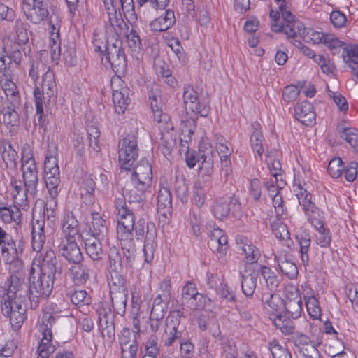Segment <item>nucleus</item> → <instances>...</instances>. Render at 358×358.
<instances>
[{"instance_id": "1", "label": "nucleus", "mask_w": 358, "mask_h": 358, "mask_svg": "<svg viewBox=\"0 0 358 358\" xmlns=\"http://www.w3.org/2000/svg\"><path fill=\"white\" fill-rule=\"evenodd\" d=\"M1 310L10 318L13 330H18L26 318L27 290L24 280L11 275L3 286H0Z\"/></svg>"}, {"instance_id": "2", "label": "nucleus", "mask_w": 358, "mask_h": 358, "mask_svg": "<svg viewBox=\"0 0 358 358\" xmlns=\"http://www.w3.org/2000/svg\"><path fill=\"white\" fill-rule=\"evenodd\" d=\"M56 201L53 199L48 201L43 208H34L32 210L31 245L33 250L41 252L46 241L45 231V219L53 222L55 217Z\"/></svg>"}, {"instance_id": "3", "label": "nucleus", "mask_w": 358, "mask_h": 358, "mask_svg": "<svg viewBox=\"0 0 358 358\" xmlns=\"http://www.w3.org/2000/svg\"><path fill=\"white\" fill-rule=\"evenodd\" d=\"M131 176V183L134 189L129 190V198L134 201H142L145 198V192L150 188L152 180L151 165L146 159H142L138 163L133 165Z\"/></svg>"}, {"instance_id": "4", "label": "nucleus", "mask_w": 358, "mask_h": 358, "mask_svg": "<svg viewBox=\"0 0 358 358\" xmlns=\"http://www.w3.org/2000/svg\"><path fill=\"white\" fill-rule=\"evenodd\" d=\"M55 277L41 272L34 275L31 268L29 277V288L27 291V300L30 301V307L36 310L39 306L40 298H48L51 294Z\"/></svg>"}, {"instance_id": "5", "label": "nucleus", "mask_w": 358, "mask_h": 358, "mask_svg": "<svg viewBox=\"0 0 358 358\" xmlns=\"http://www.w3.org/2000/svg\"><path fill=\"white\" fill-rule=\"evenodd\" d=\"M106 68H110L115 73H124L127 70V60L121 39H107L104 45V57L101 58Z\"/></svg>"}, {"instance_id": "6", "label": "nucleus", "mask_w": 358, "mask_h": 358, "mask_svg": "<svg viewBox=\"0 0 358 358\" xmlns=\"http://www.w3.org/2000/svg\"><path fill=\"white\" fill-rule=\"evenodd\" d=\"M136 237L138 240H141L145 236L143 253L145 262L150 263L154 258V254L157 248L156 242L157 231L155 224L152 222H147L144 219L138 220L134 226Z\"/></svg>"}, {"instance_id": "7", "label": "nucleus", "mask_w": 358, "mask_h": 358, "mask_svg": "<svg viewBox=\"0 0 358 358\" xmlns=\"http://www.w3.org/2000/svg\"><path fill=\"white\" fill-rule=\"evenodd\" d=\"M183 305H179L177 308L169 312L166 320V329L163 335V341L165 346H171L180 340L185 330L181 324V318L185 317Z\"/></svg>"}, {"instance_id": "8", "label": "nucleus", "mask_w": 358, "mask_h": 358, "mask_svg": "<svg viewBox=\"0 0 358 358\" xmlns=\"http://www.w3.org/2000/svg\"><path fill=\"white\" fill-rule=\"evenodd\" d=\"M1 257L6 264H9V270L13 273H19L23 268V262L20 258L24 250V243L18 244L12 238H7L0 245Z\"/></svg>"}, {"instance_id": "9", "label": "nucleus", "mask_w": 358, "mask_h": 358, "mask_svg": "<svg viewBox=\"0 0 358 358\" xmlns=\"http://www.w3.org/2000/svg\"><path fill=\"white\" fill-rule=\"evenodd\" d=\"M115 204L117 211V233L121 237H130L134 230V213L129 208L124 198L116 199Z\"/></svg>"}, {"instance_id": "10", "label": "nucleus", "mask_w": 358, "mask_h": 358, "mask_svg": "<svg viewBox=\"0 0 358 358\" xmlns=\"http://www.w3.org/2000/svg\"><path fill=\"white\" fill-rule=\"evenodd\" d=\"M119 162L122 169L130 171L138 156L137 137L127 134L119 143Z\"/></svg>"}, {"instance_id": "11", "label": "nucleus", "mask_w": 358, "mask_h": 358, "mask_svg": "<svg viewBox=\"0 0 358 358\" xmlns=\"http://www.w3.org/2000/svg\"><path fill=\"white\" fill-rule=\"evenodd\" d=\"M10 36L3 40L4 55L0 57V71L10 69V65L14 64L20 66L24 56H27L25 48L16 43H9Z\"/></svg>"}, {"instance_id": "12", "label": "nucleus", "mask_w": 358, "mask_h": 358, "mask_svg": "<svg viewBox=\"0 0 358 358\" xmlns=\"http://www.w3.org/2000/svg\"><path fill=\"white\" fill-rule=\"evenodd\" d=\"M110 84L115 111L118 114H122L131 102V90L120 76L113 77Z\"/></svg>"}, {"instance_id": "13", "label": "nucleus", "mask_w": 358, "mask_h": 358, "mask_svg": "<svg viewBox=\"0 0 358 358\" xmlns=\"http://www.w3.org/2000/svg\"><path fill=\"white\" fill-rule=\"evenodd\" d=\"M95 263L91 260H83L75 263L69 268V273L73 282L78 285H84L95 274Z\"/></svg>"}, {"instance_id": "14", "label": "nucleus", "mask_w": 358, "mask_h": 358, "mask_svg": "<svg viewBox=\"0 0 358 358\" xmlns=\"http://www.w3.org/2000/svg\"><path fill=\"white\" fill-rule=\"evenodd\" d=\"M183 102L187 112L190 110L203 117H207L209 114L210 106L199 101L197 92L190 85H186L184 87Z\"/></svg>"}, {"instance_id": "15", "label": "nucleus", "mask_w": 358, "mask_h": 358, "mask_svg": "<svg viewBox=\"0 0 358 358\" xmlns=\"http://www.w3.org/2000/svg\"><path fill=\"white\" fill-rule=\"evenodd\" d=\"M103 4L107 15L118 14L122 10L130 23L137 20L134 0H103Z\"/></svg>"}, {"instance_id": "16", "label": "nucleus", "mask_w": 358, "mask_h": 358, "mask_svg": "<svg viewBox=\"0 0 358 358\" xmlns=\"http://www.w3.org/2000/svg\"><path fill=\"white\" fill-rule=\"evenodd\" d=\"M99 316V326L103 337L112 339L115 336L114 315L108 304L101 303L96 310Z\"/></svg>"}, {"instance_id": "17", "label": "nucleus", "mask_w": 358, "mask_h": 358, "mask_svg": "<svg viewBox=\"0 0 358 358\" xmlns=\"http://www.w3.org/2000/svg\"><path fill=\"white\" fill-rule=\"evenodd\" d=\"M0 82L9 104L14 107L21 105V99L15 83L12 80V71H0Z\"/></svg>"}, {"instance_id": "18", "label": "nucleus", "mask_w": 358, "mask_h": 358, "mask_svg": "<svg viewBox=\"0 0 358 358\" xmlns=\"http://www.w3.org/2000/svg\"><path fill=\"white\" fill-rule=\"evenodd\" d=\"M58 248L62 257L69 264H73L83 260V255L76 238H62Z\"/></svg>"}, {"instance_id": "19", "label": "nucleus", "mask_w": 358, "mask_h": 358, "mask_svg": "<svg viewBox=\"0 0 358 358\" xmlns=\"http://www.w3.org/2000/svg\"><path fill=\"white\" fill-rule=\"evenodd\" d=\"M105 31L107 39H120V36L125 34L128 27L124 21L121 12L118 14L108 15V20L105 21Z\"/></svg>"}, {"instance_id": "20", "label": "nucleus", "mask_w": 358, "mask_h": 358, "mask_svg": "<svg viewBox=\"0 0 358 358\" xmlns=\"http://www.w3.org/2000/svg\"><path fill=\"white\" fill-rule=\"evenodd\" d=\"M38 262L41 272L54 277H56L57 273L61 274L62 266L53 250L49 248L41 252L38 256Z\"/></svg>"}, {"instance_id": "21", "label": "nucleus", "mask_w": 358, "mask_h": 358, "mask_svg": "<svg viewBox=\"0 0 358 358\" xmlns=\"http://www.w3.org/2000/svg\"><path fill=\"white\" fill-rule=\"evenodd\" d=\"M52 12L49 19V24L51 27L50 36V44L52 56L55 57L60 55V38H59V29L61 27V21L59 19V16L55 13V7L51 6L50 8Z\"/></svg>"}, {"instance_id": "22", "label": "nucleus", "mask_w": 358, "mask_h": 358, "mask_svg": "<svg viewBox=\"0 0 358 358\" xmlns=\"http://www.w3.org/2000/svg\"><path fill=\"white\" fill-rule=\"evenodd\" d=\"M308 39L314 43H324L331 50H336L337 48H341L343 45V43L335 36L327 33L316 31L312 29H308L307 31L306 41Z\"/></svg>"}, {"instance_id": "23", "label": "nucleus", "mask_w": 358, "mask_h": 358, "mask_svg": "<svg viewBox=\"0 0 358 358\" xmlns=\"http://www.w3.org/2000/svg\"><path fill=\"white\" fill-rule=\"evenodd\" d=\"M296 119L303 125L311 127L315 124L316 115L313 105L308 101L297 103L294 107Z\"/></svg>"}, {"instance_id": "24", "label": "nucleus", "mask_w": 358, "mask_h": 358, "mask_svg": "<svg viewBox=\"0 0 358 358\" xmlns=\"http://www.w3.org/2000/svg\"><path fill=\"white\" fill-rule=\"evenodd\" d=\"M262 302L264 308L268 311L273 313V317L277 314H280L284 312L285 303L284 300L280 296L274 292H264V288H262Z\"/></svg>"}, {"instance_id": "25", "label": "nucleus", "mask_w": 358, "mask_h": 358, "mask_svg": "<svg viewBox=\"0 0 358 358\" xmlns=\"http://www.w3.org/2000/svg\"><path fill=\"white\" fill-rule=\"evenodd\" d=\"M63 238H78L80 236L79 222L72 212H67L62 220Z\"/></svg>"}, {"instance_id": "26", "label": "nucleus", "mask_w": 358, "mask_h": 358, "mask_svg": "<svg viewBox=\"0 0 358 358\" xmlns=\"http://www.w3.org/2000/svg\"><path fill=\"white\" fill-rule=\"evenodd\" d=\"M57 92L54 73L52 71H47L43 76L41 90L40 89L41 102L43 103V100L45 99H48V102H55Z\"/></svg>"}, {"instance_id": "27", "label": "nucleus", "mask_w": 358, "mask_h": 358, "mask_svg": "<svg viewBox=\"0 0 358 358\" xmlns=\"http://www.w3.org/2000/svg\"><path fill=\"white\" fill-rule=\"evenodd\" d=\"M208 234L210 237L208 245L210 249L215 250L221 256L224 255L227 251L228 243L227 236L224 234V231L219 227L213 228L209 231Z\"/></svg>"}, {"instance_id": "28", "label": "nucleus", "mask_w": 358, "mask_h": 358, "mask_svg": "<svg viewBox=\"0 0 358 358\" xmlns=\"http://www.w3.org/2000/svg\"><path fill=\"white\" fill-rule=\"evenodd\" d=\"M0 154L6 169L10 170L17 169V152L8 140L0 141Z\"/></svg>"}, {"instance_id": "29", "label": "nucleus", "mask_w": 358, "mask_h": 358, "mask_svg": "<svg viewBox=\"0 0 358 358\" xmlns=\"http://www.w3.org/2000/svg\"><path fill=\"white\" fill-rule=\"evenodd\" d=\"M26 15L31 22L37 24L47 18L49 20L51 14L44 0H33V7Z\"/></svg>"}, {"instance_id": "30", "label": "nucleus", "mask_w": 358, "mask_h": 358, "mask_svg": "<svg viewBox=\"0 0 358 358\" xmlns=\"http://www.w3.org/2000/svg\"><path fill=\"white\" fill-rule=\"evenodd\" d=\"M256 274L257 276L260 275L266 284V287H264L263 285L261 287V289L264 288V292H274L277 289L280 284V280L271 268L266 266L260 265L256 270Z\"/></svg>"}, {"instance_id": "31", "label": "nucleus", "mask_w": 358, "mask_h": 358, "mask_svg": "<svg viewBox=\"0 0 358 358\" xmlns=\"http://www.w3.org/2000/svg\"><path fill=\"white\" fill-rule=\"evenodd\" d=\"M256 274L257 276L260 275L266 284V287H264L263 285L261 287V289L264 288V292H274L277 289L280 284V280L271 268L266 266L260 265L256 270Z\"/></svg>"}, {"instance_id": "32", "label": "nucleus", "mask_w": 358, "mask_h": 358, "mask_svg": "<svg viewBox=\"0 0 358 358\" xmlns=\"http://www.w3.org/2000/svg\"><path fill=\"white\" fill-rule=\"evenodd\" d=\"M256 274L257 276L260 275L266 284V287H264L263 285L261 287V289L264 288V292H274L277 289L280 284V280L271 268L266 266L260 265L256 270Z\"/></svg>"}, {"instance_id": "33", "label": "nucleus", "mask_w": 358, "mask_h": 358, "mask_svg": "<svg viewBox=\"0 0 358 358\" xmlns=\"http://www.w3.org/2000/svg\"><path fill=\"white\" fill-rule=\"evenodd\" d=\"M200 155L199 174L201 177H207L208 179L214 169V155L210 148L200 149Z\"/></svg>"}, {"instance_id": "34", "label": "nucleus", "mask_w": 358, "mask_h": 358, "mask_svg": "<svg viewBox=\"0 0 358 358\" xmlns=\"http://www.w3.org/2000/svg\"><path fill=\"white\" fill-rule=\"evenodd\" d=\"M176 23L175 13L173 10L168 9L165 13L155 19L150 24L153 31H166Z\"/></svg>"}, {"instance_id": "35", "label": "nucleus", "mask_w": 358, "mask_h": 358, "mask_svg": "<svg viewBox=\"0 0 358 358\" xmlns=\"http://www.w3.org/2000/svg\"><path fill=\"white\" fill-rule=\"evenodd\" d=\"M157 210L165 217L172 213V197L168 187H162L158 192Z\"/></svg>"}, {"instance_id": "36", "label": "nucleus", "mask_w": 358, "mask_h": 358, "mask_svg": "<svg viewBox=\"0 0 358 358\" xmlns=\"http://www.w3.org/2000/svg\"><path fill=\"white\" fill-rule=\"evenodd\" d=\"M148 101L150 102L155 120L159 123L162 122L163 116L162 103L158 87L156 86L155 89L152 87L149 91Z\"/></svg>"}, {"instance_id": "37", "label": "nucleus", "mask_w": 358, "mask_h": 358, "mask_svg": "<svg viewBox=\"0 0 358 358\" xmlns=\"http://www.w3.org/2000/svg\"><path fill=\"white\" fill-rule=\"evenodd\" d=\"M100 238L101 237L92 236L85 241L86 252L93 262L102 259L103 249Z\"/></svg>"}, {"instance_id": "38", "label": "nucleus", "mask_w": 358, "mask_h": 358, "mask_svg": "<svg viewBox=\"0 0 358 358\" xmlns=\"http://www.w3.org/2000/svg\"><path fill=\"white\" fill-rule=\"evenodd\" d=\"M284 311L286 316L296 319L301 315L302 310V301L300 296L296 295L292 299L284 300Z\"/></svg>"}, {"instance_id": "39", "label": "nucleus", "mask_w": 358, "mask_h": 358, "mask_svg": "<svg viewBox=\"0 0 358 358\" xmlns=\"http://www.w3.org/2000/svg\"><path fill=\"white\" fill-rule=\"evenodd\" d=\"M15 40L13 41L10 37L9 43H16L20 45H25L29 42V34L27 31V25L20 19L15 22Z\"/></svg>"}, {"instance_id": "40", "label": "nucleus", "mask_w": 358, "mask_h": 358, "mask_svg": "<svg viewBox=\"0 0 358 358\" xmlns=\"http://www.w3.org/2000/svg\"><path fill=\"white\" fill-rule=\"evenodd\" d=\"M91 215L92 221L90 230L92 233V236L103 238L108 231L106 220L98 212H92Z\"/></svg>"}, {"instance_id": "41", "label": "nucleus", "mask_w": 358, "mask_h": 358, "mask_svg": "<svg viewBox=\"0 0 358 358\" xmlns=\"http://www.w3.org/2000/svg\"><path fill=\"white\" fill-rule=\"evenodd\" d=\"M0 219L5 223L15 222L16 225L22 224V212L15 205H10L0 213Z\"/></svg>"}, {"instance_id": "42", "label": "nucleus", "mask_w": 358, "mask_h": 358, "mask_svg": "<svg viewBox=\"0 0 358 358\" xmlns=\"http://www.w3.org/2000/svg\"><path fill=\"white\" fill-rule=\"evenodd\" d=\"M10 185L15 191L13 195L15 201L21 206H27L29 197H31L29 192L27 191V187L24 188L21 181L15 178H12Z\"/></svg>"}, {"instance_id": "43", "label": "nucleus", "mask_w": 358, "mask_h": 358, "mask_svg": "<svg viewBox=\"0 0 358 358\" xmlns=\"http://www.w3.org/2000/svg\"><path fill=\"white\" fill-rule=\"evenodd\" d=\"M211 211L213 216L220 220L227 218L231 212L229 201L222 198L216 200L211 206Z\"/></svg>"}, {"instance_id": "44", "label": "nucleus", "mask_w": 358, "mask_h": 358, "mask_svg": "<svg viewBox=\"0 0 358 358\" xmlns=\"http://www.w3.org/2000/svg\"><path fill=\"white\" fill-rule=\"evenodd\" d=\"M108 285L110 292H126L128 290L126 280L120 271H110Z\"/></svg>"}, {"instance_id": "45", "label": "nucleus", "mask_w": 358, "mask_h": 358, "mask_svg": "<svg viewBox=\"0 0 358 358\" xmlns=\"http://www.w3.org/2000/svg\"><path fill=\"white\" fill-rule=\"evenodd\" d=\"M176 144V137L174 134L173 127L171 131L162 132L159 145L162 147V151L165 156L171 154L173 148Z\"/></svg>"}, {"instance_id": "46", "label": "nucleus", "mask_w": 358, "mask_h": 358, "mask_svg": "<svg viewBox=\"0 0 358 358\" xmlns=\"http://www.w3.org/2000/svg\"><path fill=\"white\" fill-rule=\"evenodd\" d=\"M111 302L114 310L120 315H123L125 313L128 290L126 292H110Z\"/></svg>"}, {"instance_id": "47", "label": "nucleus", "mask_w": 358, "mask_h": 358, "mask_svg": "<svg viewBox=\"0 0 358 358\" xmlns=\"http://www.w3.org/2000/svg\"><path fill=\"white\" fill-rule=\"evenodd\" d=\"M295 192H296V195L299 203L302 206L305 213L315 209V205L311 201L312 195L306 189L303 188L301 185H298Z\"/></svg>"}, {"instance_id": "48", "label": "nucleus", "mask_w": 358, "mask_h": 358, "mask_svg": "<svg viewBox=\"0 0 358 358\" xmlns=\"http://www.w3.org/2000/svg\"><path fill=\"white\" fill-rule=\"evenodd\" d=\"M273 324L285 334L294 333L295 326L294 322L286 315L277 314L272 318Z\"/></svg>"}, {"instance_id": "49", "label": "nucleus", "mask_w": 358, "mask_h": 358, "mask_svg": "<svg viewBox=\"0 0 358 358\" xmlns=\"http://www.w3.org/2000/svg\"><path fill=\"white\" fill-rule=\"evenodd\" d=\"M283 218L275 217L271 222V228L275 236L282 241H290V235L285 224L282 222Z\"/></svg>"}, {"instance_id": "50", "label": "nucleus", "mask_w": 358, "mask_h": 358, "mask_svg": "<svg viewBox=\"0 0 358 358\" xmlns=\"http://www.w3.org/2000/svg\"><path fill=\"white\" fill-rule=\"evenodd\" d=\"M121 245L123 254L126 257L127 262L131 263L136 257V248L133 238V235L130 237H121Z\"/></svg>"}, {"instance_id": "51", "label": "nucleus", "mask_w": 358, "mask_h": 358, "mask_svg": "<svg viewBox=\"0 0 358 358\" xmlns=\"http://www.w3.org/2000/svg\"><path fill=\"white\" fill-rule=\"evenodd\" d=\"M22 178L24 185L27 187V191L29 192V196L32 199H35L38 193V172L24 173Z\"/></svg>"}, {"instance_id": "52", "label": "nucleus", "mask_w": 358, "mask_h": 358, "mask_svg": "<svg viewBox=\"0 0 358 358\" xmlns=\"http://www.w3.org/2000/svg\"><path fill=\"white\" fill-rule=\"evenodd\" d=\"M60 320L59 316H55L48 312L44 313L42 317L41 330L45 331L46 334H50V333H52V329H56L59 327Z\"/></svg>"}, {"instance_id": "53", "label": "nucleus", "mask_w": 358, "mask_h": 358, "mask_svg": "<svg viewBox=\"0 0 358 358\" xmlns=\"http://www.w3.org/2000/svg\"><path fill=\"white\" fill-rule=\"evenodd\" d=\"M293 339L296 346L301 348L306 346V351L309 349L310 354L303 352L305 358H313L314 354L317 353V350L310 343V340L307 336L297 333L293 336Z\"/></svg>"}, {"instance_id": "54", "label": "nucleus", "mask_w": 358, "mask_h": 358, "mask_svg": "<svg viewBox=\"0 0 358 358\" xmlns=\"http://www.w3.org/2000/svg\"><path fill=\"white\" fill-rule=\"evenodd\" d=\"M257 275L247 274L241 275V289L247 297H252L257 287Z\"/></svg>"}, {"instance_id": "55", "label": "nucleus", "mask_w": 358, "mask_h": 358, "mask_svg": "<svg viewBox=\"0 0 358 358\" xmlns=\"http://www.w3.org/2000/svg\"><path fill=\"white\" fill-rule=\"evenodd\" d=\"M308 30V29L306 28L302 22L295 20L290 24H286L285 34L292 38L299 36L302 39L306 40Z\"/></svg>"}, {"instance_id": "56", "label": "nucleus", "mask_w": 358, "mask_h": 358, "mask_svg": "<svg viewBox=\"0 0 358 358\" xmlns=\"http://www.w3.org/2000/svg\"><path fill=\"white\" fill-rule=\"evenodd\" d=\"M21 161V171H22V175H24V174H27L38 171L35 159L29 150L23 151Z\"/></svg>"}, {"instance_id": "57", "label": "nucleus", "mask_w": 358, "mask_h": 358, "mask_svg": "<svg viewBox=\"0 0 358 358\" xmlns=\"http://www.w3.org/2000/svg\"><path fill=\"white\" fill-rule=\"evenodd\" d=\"M20 105L14 107L12 104H9L6 107L5 113L3 114V122L8 126H17L20 124Z\"/></svg>"}, {"instance_id": "58", "label": "nucleus", "mask_w": 358, "mask_h": 358, "mask_svg": "<svg viewBox=\"0 0 358 358\" xmlns=\"http://www.w3.org/2000/svg\"><path fill=\"white\" fill-rule=\"evenodd\" d=\"M110 271H120L122 268V259L119 249L111 246L108 251Z\"/></svg>"}, {"instance_id": "59", "label": "nucleus", "mask_w": 358, "mask_h": 358, "mask_svg": "<svg viewBox=\"0 0 358 358\" xmlns=\"http://www.w3.org/2000/svg\"><path fill=\"white\" fill-rule=\"evenodd\" d=\"M71 303L76 306L89 305L92 302L91 296L85 289H76L69 294Z\"/></svg>"}, {"instance_id": "60", "label": "nucleus", "mask_w": 358, "mask_h": 358, "mask_svg": "<svg viewBox=\"0 0 358 358\" xmlns=\"http://www.w3.org/2000/svg\"><path fill=\"white\" fill-rule=\"evenodd\" d=\"M159 293L155 299L157 301L169 303L171 299V285L169 278H164L159 285Z\"/></svg>"}, {"instance_id": "61", "label": "nucleus", "mask_w": 358, "mask_h": 358, "mask_svg": "<svg viewBox=\"0 0 358 358\" xmlns=\"http://www.w3.org/2000/svg\"><path fill=\"white\" fill-rule=\"evenodd\" d=\"M278 266L281 272L289 279H294L298 275V268L293 262L284 259L278 261Z\"/></svg>"}, {"instance_id": "62", "label": "nucleus", "mask_w": 358, "mask_h": 358, "mask_svg": "<svg viewBox=\"0 0 358 358\" xmlns=\"http://www.w3.org/2000/svg\"><path fill=\"white\" fill-rule=\"evenodd\" d=\"M198 296H201V295L197 292L195 284L187 282L182 290V303L181 305L184 306L185 302H188L190 300H196Z\"/></svg>"}, {"instance_id": "63", "label": "nucleus", "mask_w": 358, "mask_h": 358, "mask_svg": "<svg viewBox=\"0 0 358 358\" xmlns=\"http://www.w3.org/2000/svg\"><path fill=\"white\" fill-rule=\"evenodd\" d=\"M345 166L341 158L334 157L329 162L327 171L332 178H338L342 175Z\"/></svg>"}, {"instance_id": "64", "label": "nucleus", "mask_w": 358, "mask_h": 358, "mask_svg": "<svg viewBox=\"0 0 358 358\" xmlns=\"http://www.w3.org/2000/svg\"><path fill=\"white\" fill-rule=\"evenodd\" d=\"M242 251L245 255V259L248 264L256 263L261 255L258 248L252 245L251 243L249 244L245 243L242 247Z\"/></svg>"}]
</instances>
